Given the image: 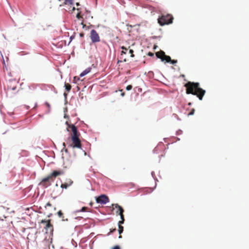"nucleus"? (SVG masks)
I'll list each match as a JSON object with an SVG mask.
<instances>
[{
    "instance_id": "obj_1",
    "label": "nucleus",
    "mask_w": 249,
    "mask_h": 249,
    "mask_svg": "<svg viewBox=\"0 0 249 249\" xmlns=\"http://www.w3.org/2000/svg\"><path fill=\"white\" fill-rule=\"evenodd\" d=\"M184 86L186 88L187 94L196 95L200 100H202L206 91L200 87L199 83L189 81L186 83Z\"/></svg>"
},
{
    "instance_id": "obj_2",
    "label": "nucleus",
    "mask_w": 249,
    "mask_h": 249,
    "mask_svg": "<svg viewBox=\"0 0 249 249\" xmlns=\"http://www.w3.org/2000/svg\"><path fill=\"white\" fill-rule=\"evenodd\" d=\"M65 124L67 126L66 128L67 131L69 132L71 131L72 132L71 140L73 147L81 148L82 145L80 140L78 137L79 133L77 131V128L74 125L71 124V122L68 121L65 122Z\"/></svg>"
},
{
    "instance_id": "obj_3",
    "label": "nucleus",
    "mask_w": 249,
    "mask_h": 249,
    "mask_svg": "<svg viewBox=\"0 0 249 249\" xmlns=\"http://www.w3.org/2000/svg\"><path fill=\"white\" fill-rule=\"evenodd\" d=\"M62 172L60 171H54L51 174L43 178L40 182L39 185L44 187H47L51 184V182L53 181L54 178L60 176Z\"/></svg>"
},
{
    "instance_id": "obj_4",
    "label": "nucleus",
    "mask_w": 249,
    "mask_h": 249,
    "mask_svg": "<svg viewBox=\"0 0 249 249\" xmlns=\"http://www.w3.org/2000/svg\"><path fill=\"white\" fill-rule=\"evenodd\" d=\"M173 20V16L170 14H167L166 15H162L158 18L159 23L161 25L165 24H169L172 23Z\"/></svg>"
},
{
    "instance_id": "obj_5",
    "label": "nucleus",
    "mask_w": 249,
    "mask_h": 249,
    "mask_svg": "<svg viewBox=\"0 0 249 249\" xmlns=\"http://www.w3.org/2000/svg\"><path fill=\"white\" fill-rule=\"evenodd\" d=\"M63 6L65 7L64 9L69 12H72L75 10V8L73 6V0H64Z\"/></svg>"
},
{
    "instance_id": "obj_6",
    "label": "nucleus",
    "mask_w": 249,
    "mask_h": 249,
    "mask_svg": "<svg viewBox=\"0 0 249 249\" xmlns=\"http://www.w3.org/2000/svg\"><path fill=\"white\" fill-rule=\"evenodd\" d=\"M89 36L92 43H94L100 41V38L98 33L94 29L90 31Z\"/></svg>"
},
{
    "instance_id": "obj_7",
    "label": "nucleus",
    "mask_w": 249,
    "mask_h": 249,
    "mask_svg": "<svg viewBox=\"0 0 249 249\" xmlns=\"http://www.w3.org/2000/svg\"><path fill=\"white\" fill-rule=\"evenodd\" d=\"M156 55V56L160 58L162 61H165L166 62H169V61H171V57L168 55H165V53L162 51L157 52Z\"/></svg>"
},
{
    "instance_id": "obj_8",
    "label": "nucleus",
    "mask_w": 249,
    "mask_h": 249,
    "mask_svg": "<svg viewBox=\"0 0 249 249\" xmlns=\"http://www.w3.org/2000/svg\"><path fill=\"white\" fill-rule=\"evenodd\" d=\"M112 206L113 209L116 208L118 209V211H116V213L120 215L121 220H124V215L123 214L124 212L123 208L118 204H113Z\"/></svg>"
},
{
    "instance_id": "obj_9",
    "label": "nucleus",
    "mask_w": 249,
    "mask_h": 249,
    "mask_svg": "<svg viewBox=\"0 0 249 249\" xmlns=\"http://www.w3.org/2000/svg\"><path fill=\"white\" fill-rule=\"evenodd\" d=\"M109 201V199L107 196L102 195L96 198V202L101 204H106Z\"/></svg>"
},
{
    "instance_id": "obj_10",
    "label": "nucleus",
    "mask_w": 249,
    "mask_h": 249,
    "mask_svg": "<svg viewBox=\"0 0 249 249\" xmlns=\"http://www.w3.org/2000/svg\"><path fill=\"white\" fill-rule=\"evenodd\" d=\"M18 83L15 81H10L7 87L8 90H15L17 89Z\"/></svg>"
},
{
    "instance_id": "obj_11",
    "label": "nucleus",
    "mask_w": 249,
    "mask_h": 249,
    "mask_svg": "<svg viewBox=\"0 0 249 249\" xmlns=\"http://www.w3.org/2000/svg\"><path fill=\"white\" fill-rule=\"evenodd\" d=\"M72 181L71 179H68L67 180L66 182H65V183L63 184V188L66 189L68 187L70 186L72 183Z\"/></svg>"
},
{
    "instance_id": "obj_12",
    "label": "nucleus",
    "mask_w": 249,
    "mask_h": 249,
    "mask_svg": "<svg viewBox=\"0 0 249 249\" xmlns=\"http://www.w3.org/2000/svg\"><path fill=\"white\" fill-rule=\"evenodd\" d=\"M91 71V68H88L87 69H86L85 71H84L80 74V77H83L84 76H85V75L87 74L88 73H89Z\"/></svg>"
},
{
    "instance_id": "obj_13",
    "label": "nucleus",
    "mask_w": 249,
    "mask_h": 249,
    "mask_svg": "<svg viewBox=\"0 0 249 249\" xmlns=\"http://www.w3.org/2000/svg\"><path fill=\"white\" fill-rule=\"evenodd\" d=\"M41 223H46V228H49V227H52L50 220L46 221L45 220H42L41 221Z\"/></svg>"
},
{
    "instance_id": "obj_14",
    "label": "nucleus",
    "mask_w": 249,
    "mask_h": 249,
    "mask_svg": "<svg viewBox=\"0 0 249 249\" xmlns=\"http://www.w3.org/2000/svg\"><path fill=\"white\" fill-rule=\"evenodd\" d=\"M123 231H124V227H123V226H122L121 225H119V230H118V231H119V233L120 234V235L119 236V238H121L122 237V236L121 235V234L123 232Z\"/></svg>"
},
{
    "instance_id": "obj_15",
    "label": "nucleus",
    "mask_w": 249,
    "mask_h": 249,
    "mask_svg": "<svg viewBox=\"0 0 249 249\" xmlns=\"http://www.w3.org/2000/svg\"><path fill=\"white\" fill-rule=\"evenodd\" d=\"M65 89H66V90L67 91H69L71 89V86L69 84H68V83H65Z\"/></svg>"
},
{
    "instance_id": "obj_16",
    "label": "nucleus",
    "mask_w": 249,
    "mask_h": 249,
    "mask_svg": "<svg viewBox=\"0 0 249 249\" xmlns=\"http://www.w3.org/2000/svg\"><path fill=\"white\" fill-rule=\"evenodd\" d=\"M121 48H122V49L123 50L122 51V52H121V54H126V52L125 51L127 50V49L126 47H124V46L121 47Z\"/></svg>"
},
{
    "instance_id": "obj_17",
    "label": "nucleus",
    "mask_w": 249,
    "mask_h": 249,
    "mask_svg": "<svg viewBox=\"0 0 249 249\" xmlns=\"http://www.w3.org/2000/svg\"><path fill=\"white\" fill-rule=\"evenodd\" d=\"M56 186H59L61 188H62V182H61V181L59 182V183H56Z\"/></svg>"
},
{
    "instance_id": "obj_18",
    "label": "nucleus",
    "mask_w": 249,
    "mask_h": 249,
    "mask_svg": "<svg viewBox=\"0 0 249 249\" xmlns=\"http://www.w3.org/2000/svg\"><path fill=\"white\" fill-rule=\"evenodd\" d=\"M132 89V86L130 85L127 86L126 88L127 90H130Z\"/></svg>"
},
{
    "instance_id": "obj_19",
    "label": "nucleus",
    "mask_w": 249,
    "mask_h": 249,
    "mask_svg": "<svg viewBox=\"0 0 249 249\" xmlns=\"http://www.w3.org/2000/svg\"><path fill=\"white\" fill-rule=\"evenodd\" d=\"M76 18L78 19H80V18H82V17L81 16V13L80 12H79L77 15H76Z\"/></svg>"
},
{
    "instance_id": "obj_20",
    "label": "nucleus",
    "mask_w": 249,
    "mask_h": 249,
    "mask_svg": "<svg viewBox=\"0 0 249 249\" xmlns=\"http://www.w3.org/2000/svg\"><path fill=\"white\" fill-rule=\"evenodd\" d=\"M133 52H133V50H132V49H130L129 50V53L131 54V56L132 57H133L134 56V54H133Z\"/></svg>"
},
{
    "instance_id": "obj_21",
    "label": "nucleus",
    "mask_w": 249,
    "mask_h": 249,
    "mask_svg": "<svg viewBox=\"0 0 249 249\" xmlns=\"http://www.w3.org/2000/svg\"><path fill=\"white\" fill-rule=\"evenodd\" d=\"M169 62H170L171 63H172L173 64H174L177 63V60L171 59V61H170Z\"/></svg>"
},
{
    "instance_id": "obj_22",
    "label": "nucleus",
    "mask_w": 249,
    "mask_h": 249,
    "mask_svg": "<svg viewBox=\"0 0 249 249\" xmlns=\"http://www.w3.org/2000/svg\"><path fill=\"white\" fill-rule=\"evenodd\" d=\"M116 229H113L112 230H110V232L107 233V235H109L110 234V233L114 232L115 231H116Z\"/></svg>"
},
{
    "instance_id": "obj_23",
    "label": "nucleus",
    "mask_w": 249,
    "mask_h": 249,
    "mask_svg": "<svg viewBox=\"0 0 249 249\" xmlns=\"http://www.w3.org/2000/svg\"><path fill=\"white\" fill-rule=\"evenodd\" d=\"M195 109H193L188 114L189 115H192L194 114Z\"/></svg>"
},
{
    "instance_id": "obj_24",
    "label": "nucleus",
    "mask_w": 249,
    "mask_h": 249,
    "mask_svg": "<svg viewBox=\"0 0 249 249\" xmlns=\"http://www.w3.org/2000/svg\"><path fill=\"white\" fill-rule=\"evenodd\" d=\"M112 249H121L120 247L117 245L112 248Z\"/></svg>"
},
{
    "instance_id": "obj_25",
    "label": "nucleus",
    "mask_w": 249,
    "mask_h": 249,
    "mask_svg": "<svg viewBox=\"0 0 249 249\" xmlns=\"http://www.w3.org/2000/svg\"><path fill=\"white\" fill-rule=\"evenodd\" d=\"M87 209V207H83L81 210L80 211V212H85L86 209Z\"/></svg>"
},
{
    "instance_id": "obj_26",
    "label": "nucleus",
    "mask_w": 249,
    "mask_h": 249,
    "mask_svg": "<svg viewBox=\"0 0 249 249\" xmlns=\"http://www.w3.org/2000/svg\"><path fill=\"white\" fill-rule=\"evenodd\" d=\"M124 220H123L119 221L118 222L119 226L121 225V224H123L124 223Z\"/></svg>"
},
{
    "instance_id": "obj_27",
    "label": "nucleus",
    "mask_w": 249,
    "mask_h": 249,
    "mask_svg": "<svg viewBox=\"0 0 249 249\" xmlns=\"http://www.w3.org/2000/svg\"><path fill=\"white\" fill-rule=\"evenodd\" d=\"M51 204L50 202H48L45 206V208L47 209L48 207H51Z\"/></svg>"
},
{
    "instance_id": "obj_28",
    "label": "nucleus",
    "mask_w": 249,
    "mask_h": 249,
    "mask_svg": "<svg viewBox=\"0 0 249 249\" xmlns=\"http://www.w3.org/2000/svg\"><path fill=\"white\" fill-rule=\"evenodd\" d=\"M147 55L149 56H154V53L152 52H149L148 53Z\"/></svg>"
},
{
    "instance_id": "obj_29",
    "label": "nucleus",
    "mask_w": 249,
    "mask_h": 249,
    "mask_svg": "<svg viewBox=\"0 0 249 249\" xmlns=\"http://www.w3.org/2000/svg\"><path fill=\"white\" fill-rule=\"evenodd\" d=\"M58 214L59 216H61L62 215V213L61 211H58Z\"/></svg>"
},
{
    "instance_id": "obj_30",
    "label": "nucleus",
    "mask_w": 249,
    "mask_h": 249,
    "mask_svg": "<svg viewBox=\"0 0 249 249\" xmlns=\"http://www.w3.org/2000/svg\"><path fill=\"white\" fill-rule=\"evenodd\" d=\"M3 67H6V64H5V60L3 59Z\"/></svg>"
},
{
    "instance_id": "obj_31",
    "label": "nucleus",
    "mask_w": 249,
    "mask_h": 249,
    "mask_svg": "<svg viewBox=\"0 0 249 249\" xmlns=\"http://www.w3.org/2000/svg\"><path fill=\"white\" fill-rule=\"evenodd\" d=\"M45 105H46V106L47 107L50 108V105H49V103H45Z\"/></svg>"
},
{
    "instance_id": "obj_32",
    "label": "nucleus",
    "mask_w": 249,
    "mask_h": 249,
    "mask_svg": "<svg viewBox=\"0 0 249 249\" xmlns=\"http://www.w3.org/2000/svg\"><path fill=\"white\" fill-rule=\"evenodd\" d=\"M64 117L65 118H67L68 117V116L66 115V114L65 113L64 114Z\"/></svg>"
},
{
    "instance_id": "obj_33",
    "label": "nucleus",
    "mask_w": 249,
    "mask_h": 249,
    "mask_svg": "<svg viewBox=\"0 0 249 249\" xmlns=\"http://www.w3.org/2000/svg\"><path fill=\"white\" fill-rule=\"evenodd\" d=\"M180 76H181V77H185V75H184V74H181V75H180Z\"/></svg>"
},
{
    "instance_id": "obj_34",
    "label": "nucleus",
    "mask_w": 249,
    "mask_h": 249,
    "mask_svg": "<svg viewBox=\"0 0 249 249\" xmlns=\"http://www.w3.org/2000/svg\"><path fill=\"white\" fill-rule=\"evenodd\" d=\"M63 149L65 148V144L64 142H63Z\"/></svg>"
},
{
    "instance_id": "obj_35",
    "label": "nucleus",
    "mask_w": 249,
    "mask_h": 249,
    "mask_svg": "<svg viewBox=\"0 0 249 249\" xmlns=\"http://www.w3.org/2000/svg\"><path fill=\"white\" fill-rule=\"evenodd\" d=\"M76 4L77 6H79V3L78 2H77L76 3Z\"/></svg>"
},
{
    "instance_id": "obj_36",
    "label": "nucleus",
    "mask_w": 249,
    "mask_h": 249,
    "mask_svg": "<svg viewBox=\"0 0 249 249\" xmlns=\"http://www.w3.org/2000/svg\"><path fill=\"white\" fill-rule=\"evenodd\" d=\"M66 111H67V109L66 108L65 109L64 112H66Z\"/></svg>"
},
{
    "instance_id": "obj_37",
    "label": "nucleus",
    "mask_w": 249,
    "mask_h": 249,
    "mask_svg": "<svg viewBox=\"0 0 249 249\" xmlns=\"http://www.w3.org/2000/svg\"><path fill=\"white\" fill-rule=\"evenodd\" d=\"M64 96H65V97H66V96H67V94H66V93H64Z\"/></svg>"
},
{
    "instance_id": "obj_38",
    "label": "nucleus",
    "mask_w": 249,
    "mask_h": 249,
    "mask_svg": "<svg viewBox=\"0 0 249 249\" xmlns=\"http://www.w3.org/2000/svg\"><path fill=\"white\" fill-rule=\"evenodd\" d=\"M124 92L122 93V96H124Z\"/></svg>"
},
{
    "instance_id": "obj_39",
    "label": "nucleus",
    "mask_w": 249,
    "mask_h": 249,
    "mask_svg": "<svg viewBox=\"0 0 249 249\" xmlns=\"http://www.w3.org/2000/svg\"><path fill=\"white\" fill-rule=\"evenodd\" d=\"M77 10L78 11H79V8H77Z\"/></svg>"
},
{
    "instance_id": "obj_40",
    "label": "nucleus",
    "mask_w": 249,
    "mask_h": 249,
    "mask_svg": "<svg viewBox=\"0 0 249 249\" xmlns=\"http://www.w3.org/2000/svg\"><path fill=\"white\" fill-rule=\"evenodd\" d=\"M80 36H83V35L82 34H80Z\"/></svg>"
},
{
    "instance_id": "obj_41",
    "label": "nucleus",
    "mask_w": 249,
    "mask_h": 249,
    "mask_svg": "<svg viewBox=\"0 0 249 249\" xmlns=\"http://www.w3.org/2000/svg\"><path fill=\"white\" fill-rule=\"evenodd\" d=\"M58 1H60V0H58Z\"/></svg>"
}]
</instances>
